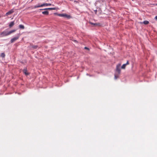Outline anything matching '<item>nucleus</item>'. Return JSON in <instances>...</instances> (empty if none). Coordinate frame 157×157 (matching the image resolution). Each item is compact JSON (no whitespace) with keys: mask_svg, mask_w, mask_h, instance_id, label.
Masks as SVG:
<instances>
[{"mask_svg":"<svg viewBox=\"0 0 157 157\" xmlns=\"http://www.w3.org/2000/svg\"><path fill=\"white\" fill-rule=\"evenodd\" d=\"M16 31V29H13L9 32L5 30L2 32V33H1V35L3 36H6Z\"/></svg>","mask_w":157,"mask_h":157,"instance_id":"nucleus-1","label":"nucleus"},{"mask_svg":"<svg viewBox=\"0 0 157 157\" xmlns=\"http://www.w3.org/2000/svg\"><path fill=\"white\" fill-rule=\"evenodd\" d=\"M121 64L120 63H118L116 66V71H117L118 74H119L121 73V70L120 69V67Z\"/></svg>","mask_w":157,"mask_h":157,"instance_id":"nucleus-2","label":"nucleus"},{"mask_svg":"<svg viewBox=\"0 0 157 157\" xmlns=\"http://www.w3.org/2000/svg\"><path fill=\"white\" fill-rule=\"evenodd\" d=\"M20 34H17V36L11 39L10 40V43H13L14 41H16V40H17L19 38L20 36Z\"/></svg>","mask_w":157,"mask_h":157,"instance_id":"nucleus-3","label":"nucleus"},{"mask_svg":"<svg viewBox=\"0 0 157 157\" xmlns=\"http://www.w3.org/2000/svg\"><path fill=\"white\" fill-rule=\"evenodd\" d=\"M89 23L91 25H93L94 26H100L101 25V24L98 23H94L92 22H89Z\"/></svg>","mask_w":157,"mask_h":157,"instance_id":"nucleus-4","label":"nucleus"},{"mask_svg":"<svg viewBox=\"0 0 157 157\" xmlns=\"http://www.w3.org/2000/svg\"><path fill=\"white\" fill-rule=\"evenodd\" d=\"M23 73L26 75H29V73L27 71V69L26 67L24 68L23 70Z\"/></svg>","mask_w":157,"mask_h":157,"instance_id":"nucleus-5","label":"nucleus"},{"mask_svg":"<svg viewBox=\"0 0 157 157\" xmlns=\"http://www.w3.org/2000/svg\"><path fill=\"white\" fill-rule=\"evenodd\" d=\"M14 12L13 9H12L10 10L7 12L6 13V15L8 16L10 14H11Z\"/></svg>","mask_w":157,"mask_h":157,"instance_id":"nucleus-6","label":"nucleus"},{"mask_svg":"<svg viewBox=\"0 0 157 157\" xmlns=\"http://www.w3.org/2000/svg\"><path fill=\"white\" fill-rule=\"evenodd\" d=\"M30 46H31V47L32 48H33V49H36L38 48H40V47H39L38 46L36 45H33L32 44H31V43H30Z\"/></svg>","mask_w":157,"mask_h":157,"instance_id":"nucleus-7","label":"nucleus"},{"mask_svg":"<svg viewBox=\"0 0 157 157\" xmlns=\"http://www.w3.org/2000/svg\"><path fill=\"white\" fill-rule=\"evenodd\" d=\"M140 24H144V25H146L149 24V22L147 21H144L143 22H140Z\"/></svg>","mask_w":157,"mask_h":157,"instance_id":"nucleus-8","label":"nucleus"},{"mask_svg":"<svg viewBox=\"0 0 157 157\" xmlns=\"http://www.w3.org/2000/svg\"><path fill=\"white\" fill-rule=\"evenodd\" d=\"M14 21H11L9 24V27L10 28H11L14 25Z\"/></svg>","mask_w":157,"mask_h":157,"instance_id":"nucleus-9","label":"nucleus"},{"mask_svg":"<svg viewBox=\"0 0 157 157\" xmlns=\"http://www.w3.org/2000/svg\"><path fill=\"white\" fill-rule=\"evenodd\" d=\"M54 14L62 17H64L65 15V14H58L57 13H55Z\"/></svg>","mask_w":157,"mask_h":157,"instance_id":"nucleus-10","label":"nucleus"},{"mask_svg":"<svg viewBox=\"0 0 157 157\" xmlns=\"http://www.w3.org/2000/svg\"><path fill=\"white\" fill-rule=\"evenodd\" d=\"M42 13L44 15H48L49 14V12L48 11H45L42 12Z\"/></svg>","mask_w":157,"mask_h":157,"instance_id":"nucleus-11","label":"nucleus"},{"mask_svg":"<svg viewBox=\"0 0 157 157\" xmlns=\"http://www.w3.org/2000/svg\"><path fill=\"white\" fill-rule=\"evenodd\" d=\"M19 28L21 29H24L25 28V27L24 25H19Z\"/></svg>","mask_w":157,"mask_h":157,"instance_id":"nucleus-12","label":"nucleus"},{"mask_svg":"<svg viewBox=\"0 0 157 157\" xmlns=\"http://www.w3.org/2000/svg\"><path fill=\"white\" fill-rule=\"evenodd\" d=\"M64 17L67 18H70L71 17V16L70 15H68L65 14Z\"/></svg>","mask_w":157,"mask_h":157,"instance_id":"nucleus-13","label":"nucleus"},{"mask_svg":"<svg viewBox=\"0 0 157 157\" xmlns=\"http://www.w3.org/2000/svg\"><path fill=\"white\" fill-rule=\"evenodd\" d=\"M44 5H45V6H50L51 5H52L53 6H54V5H52L51 3H44Z\"/></svg>","mask_w":157,"mask_h":157,"instance_id":"nucleus-14","label":"nucleus"},{"mask_svg":"<svg viewBox=\"0 0 157 157\" xmlns=\"http://www.w3.org/2000/svg\"><path fill=\"white\" fill-rule=\"evenodd\" d=\"M5 56V54L4 53H2L1 55V57H2V58H4Z\"/></svg>","mask_w":157,"mask_h":157,"instance_id":"nucleus-15","label":"nucleus"},{"mask_svg":"<svg viewBox=\"0 0 157 157\" xmlns=\"http://www.w3.org/2000/svg\"><path fill=\"white\" fill-rule=\"evenodd\" d=\"M52 10V8H46L44 9H40V10Z\"/></svg>","mask_w":157,"mask_h":157,"instance_id":"nucleus-16","label":"nucleus"},{"mask_svg":"<svg viewBox=\"0 0 157 157\" xmlns=\"http://www.w3.org/2000/svg\"><path fill=\"white\" fill-rule=\"evenodd\" d=\"M126 65L125 64H123L121 67V69H124L125 68Z\"/></svg>","mask_w":157,"mask_h":157,"instance_id":"nucleus-17","label":"nucleus"},{"mask_svg":"<svg viewBox=\"0 0 157 157\" xmlns=\"http://www.w3.org/2000/svg\"><path fill=\"white\" fill-rule=\"evenodd\" d=\"M40 5H35L34 6V8H36L38 7H40Z\"/></svg>","mask_w":157,"mask_h":157,"instance_id":"nucleus-18","label":"nucleus"},{"mask_svg":"<svg viewBox=\"0 0 157 157\" xmlns=\"http://www.w3.org/2000/svg\"><path fill=\"white\" fill-rule=\"evenodd\" d=\"M119 77L118 76H117L116 75H114V78L115 79H116Z\"/></svg>","mask_w":157,"mask_h":157,"instance_id":"nucleus-19","label":"nucleus"},{"mask_svg":"<svg viewBox=\"0 0 157 157\" xmlns=\"http://www.w3.org/2000/svg\"><path fill=\"white\" fill-rule=\"evenodd\" d=\"M57 8H52V10H57L58 9Z\"/></svg>","mask_w":157,"mask_h":157,"instance_id":"nucleus-20","label":"nucleus"},{"mask_svg":"<svg viewBox=\"0 0 157 157\" xmlns=\"http://www.w3.org/2000/svg\"><path fill=\"white\" fill-rule=\"evenodd\" d=\"M40 7H42L44 6H45L44 3H43L41 5H40Z\"/></svg>","mask_w":157,"mask_h":157,"instance_id":"nucleus-21","label":"nucleus"},{"mask_svg":"<svg viewBox=\"0 0 157 157\" xmlns=\"http://www.w3.org/2000/svg\"><path fill=\"white\" fill-rule=\"evenodd\" d=\"M94 12H95V14H96L97 12V10H94Z\"/></svg>","mask_w":157,"mask_h":157,"instance_id":"nucleus-22","label":"nucleus"},{"mask_svg":"<svg viewBox=\"0 0 157 157\" xmlns=\"http://www.w3.org/2000/svg\"><path fill=\"white\" fill-rule=\"evenodd\" d=\"M84 49H86L88 50H89V49L87 47H84Z\"/></svg>","mask_w":157,"mask_h":157,"instance_id":"nucleus-23","label":"nucleus"},{"mask_svg":"<svg viewBox=\"0 0 157 157\" xmlns=\"http://www.w3.org/2000/svg\"><path fill=\"white\" fill-rule=\"evenodd\" d=\"M129 64V63L128 61H127V62H126V63H125L126 65H127Z\"/></svg>","mask_w":157,"mask_h":157,"instance_id":"nucleus-24","label":"nucleus"},{"mask_svg":"<svg viewBox=\"0 0 157 157\" xmlns=\"http://www.w3.org/2000/svg\"><path fill=\"white\" fill-rule=\"evenodd\" d=\"M74 42H76V43H77L78 42L76 40H74Z\"/></svg>","mask_w":157,"mask_h":157,"instance_id":"nucleus-25","label":"nucleus"},{"mask_svg":"<svg viewBox=\"0 0 157 157\" xmlns=\"http://www.w3.org/2000/svg\"><path fill=\"white\" fill-rule=\"evenodd\" d=\"M155 19L156 20H157V16H156L155 17Z\"/></svg>","mask_w":157,"mask_h":157,"instance_id":"nucleus-26","label":"nucleus"},{"mask_svg":"<svg viewBox=\"0 0 157 157\" xmlns=\"http://www.w3.org/2000/svg\"><path fill=\"white\" fill-rule=\"evenodd\" d=\"M33 0H32L31 1H33Z\"/></svg>","mask_w":157,"mask_h":157,"instance_id":"nucleus-27","label":"nucleus"}]
</instances>
